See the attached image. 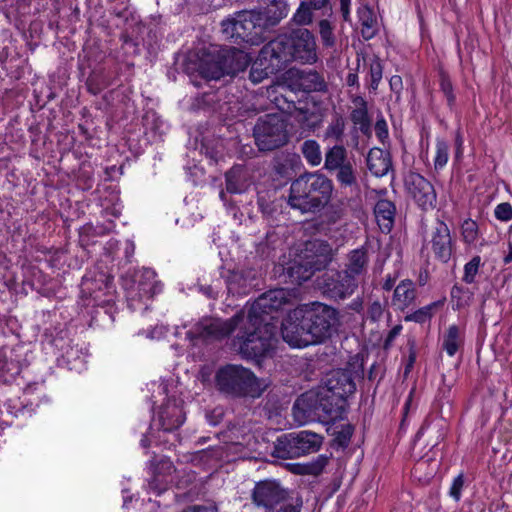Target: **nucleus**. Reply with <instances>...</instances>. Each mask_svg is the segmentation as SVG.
Returning a JSON list of instances; mask_svg holds the SVG:
<instances>
[{
    "label": "nucleus",
    "instance_id": "nucleus-1",
    "mask_svg": "<svg viewBox=\"0 0 512 512\" xmlns=\"http://www.w3.org/2000/svg\"><path fill=\"white\" fill-rule=\"evenodd\" d=\"M276 325L258 318L250 321V315L241 310L228 320L203 319L187 335L192 339L219 340L237 331L232 347L245 359L265 357L274 347Z\"/></svg>",
    "mask_w": 512,
    "mask_h": 512
},
{
    "label": "nucleus",
    "instance_id": "nucleus-2",
    "mask_svg": "<svg viewBox=\"0 0 512 512\" xmlns=\"http://www.w3.org/2000/svg\"><path fill=\"white\" fill-rule=\"evenodd\" d=\"M338 323V312L320 302L301 305L282 322L283 340L291 347L303 348L323 342Z\"/></svg>",
    "mask_w": 512,
    "mask_h": 512
},
{
    "label": "nucleus",
    "instance_id": "nucleus-3",
    "mask_svg": "<svg viewBox=\"0 0 512 512\" xmlns=\"http://www.w3.org/2000/svg\"><path fill=\"white\" fill-rule=\"evenodd\" d=\"M332 192L333 183L328 177L305 173L291 183L288 204L302 213H315L330 201Z\"/></svg>",
    "mask_w": 512,
    "mask_h": 512
},
{
    "label": "nucleus",
    "instance_id": "nucleus-4",
    "mask_svg": "<svg viewBox=\"0 0 512 512\" xmlns=\"http://www.w3.org/2000/svg\"><path fill=\"white\" fill-rule=\"evenodd\" d=\"M272 53L283 66L293 60L314 64L318 60L314 35L306 28L293 30L290 35H279L265 45L264 54Z\"/></svg>",
    "mask_w": 512,
    "mask_h": 512
},
{
    "label": "nucleus",
    "instance_id": "nucleus-5",
    "mask_svg": "<svg viewBox=\"0 0 512 512\" xmlns=\"http://www.w3.org/2000/svg\"><path fill=\"white\" fill-rule=\"evenodd\" d=\"M346 400L341 396L319 390L317 393L302 394L295 401L292 414L299 425L305 424L312 414L329 420L342 417L345 411Z\"/></svg>",
    "mask_w": 512,
    "mask_h": 512
},
{
    "label": "nucleus",
    "instance_id": "nucleus-6",
    "mask_svg": "<svg viewBox=\"0 0 512 512\" xmlns=\"http://www.w3.org/2000/svg\"><path fill=\"white\" fill-rule=\"evenodd\" d=\"M215 383L219 391L238 397H259L267 387L250 369L236 364L220 367L215 375Z\"/></svg>",
    "mask_w": 512,
    "mask_h": 512
},
{
    "label": "nucleus",
    "instance_id": "nucleus-7",
    "mask_svg": "<svg viewBox=\"0 0 512 512\" xmlns=\"http://www.w3.org/2000/svg\"><path fill=\"white\" fill-rule=\"evenodd\" d=\"M222 34L234 43L261 44L265 37V22L261 11H240L221 22Z\"/></svg>",
    "mask_w": 512,
    "mask_h": 512
},
{
    "label": "nucleus",
    "instance_id": "nucleus-8",
    "mask_svg": "<svg viewBox=\"0 0 512 512\" xmlns=\"http://www.w3.org/2000/svg\"><path fill=\"white\" fill-rule=\"evenodd\" d=\"M332 248L323 240L315 239L305 243L304 249L287 268L292 282L301 284L309 280L315 271L321 270L331 261Z\"/></svg>",
    "mask_w": 512,
    "mask_h": 512
},
{
    "label": "nucleus",
    "instance_id": "nucleus-9",
    "mask_svg": "<svg viewBox=\"0 0 512 512\" xmlns=\"http://www.w3.org/2000/svg\"><path fill=\"white\" fill-rule=\"evenodd\" d=\"M255 144L260 151H272L288 142L287 123L278 114L261 116L253 129Z\"/></svg>",
    "mask_w": 512,
    "mask_h": 512
},
{
    "label": "nucleus",
    "instance_id": "nucleus-10",
    "mask_svg": "<svg viewBox=\"0 0 512 512\" xmlns=\"http://www.w3.org/2000/svg\"><path fill=\"white\" fill-rule=\"evenodd\" d=\"M322 442V436L307 430L285 434L277 439L274 455L282 459L297 458L317 452Z\"/></svg>",
    "mask_w": 512,
    "mask_h": 512
},
{
    "label": "nucleus",
    "instance_id": "nucleus-11",
    "mask_svg": "<svg viewBox=\"0 0 512 512\" xmlns=\"http://www.w3.org/2000/svg\"><path fill=\"white\" fill-rule=\"evenodd\" d=\"M291 297L292 294L283 288L269 290L249 306L246 314L250 315V321L258 318L263 322H271L275 318L272 313L289 304Z\"/></svg>",
    "mask_w": 512,
    "mask_h": 512
},
{
    "label": "nucleus",
    "instance_id": "nucleus-12",
    "mask_svg": "<svg viewBox=\"0 0 512 512\" xmlns=\"http://www.w3.org/2000/svg\"><path fill=\"white\" fill-rule=\"evenodd\" d=\"M317 286L331 299H345L354 293L358 280L350 278L344 271L327 270L317 278Z\"/></svg>",
    "mask_w": 512,
    "mask_h": 512
},
{
    "label": "nucleus",
    "instance_id": "nucleus-13",
    "mask_svg": "<svg viewBox=\"0 0 512 512\" xmlns=\"http://www.w3.org/2000/svg\"><path fill=\"white\" fill-rule=\"evenodd\" d=\"M161 290L162 286L156 279V273L152 269L144 268L136 275L135 283L127 290V299L133 309L137 308L135 301L147 307V301Z\"/></svg>",
    "mask_w": 512,
    "mask_h": 512
},
{
    "label": "nucleus",
    "instance_id": "nucleus-14",
    "mask_svg": "<svg viewBox=\"0 0 512 512\" xmlns=\"http://www.w3.org/2000/svg\"><path fill=\"white\" fill-rule=\"evenodd\" d=\"M428 245L436 259L443 263H447L450 260L455 241L452 238L448 225L444 221L436 220L429 234Z\"/></svg>",
    "mask_w": 512,
    "mask_h": 512
},
{
    "label": "nucleus",
    "instance_id": "nucleus-15",
    "mask_svg": "<svg viewBox=\"0 0 512 512\" xmlns=\"http://www.w3.org/2000/svg\"><path fill=\"white\" fill-rule=\"evenodd\" d=\"M406 189L416 203L424 210L432 208L436 201L433 185L418 173H409L405 179Z\"/></svg>",
    "mask_w": 512,
    "mask_h": 512
},
{
    "label": "nucleus",
    "instance_id": "nucleus-16",
    "mask_svg": "<svg viewBox=\"0 0 512 512\" xmlns=\"http://www.w3.org/2000/svg\"><path fill=\"white\" fill-rule=\"evenodd\" d=\"M286 498V492L275 481L258 482L252 492L253 503L268 511L273 510Z\"/></svg>",
    "mask_w": 512,
    "mask_h": 512
},
{
    "label": "nucleus",
    "instance_id": "nucleus-17",
    "mask_svg": "<svg viewBox=\"0 0 512 512\" xmlns=\"http://www.w3.org/2000/svg\"><path fill=\"white\" fill-rule=\"evenodd\" d=\"M182 401L178 399H167L160 407L157 416L158 426L165 432L178 429L185 421ZM156 422V419L154 420Z\"/></svg>",
    "mask_w": 512,
    "mask_h": 512
},
{
    "label": "nucleus",
    "instance_id": "nucleus-18",
    "mask_svg": "<svg viewBox=\"0 0 512 512\" xmlns=\"http://www.w3.org/2000/svg\"><path fill=\"white\" fill-rule=\"evenodd\" d=\"M345 399L356 390V384L349 370H334L328 374L325 386L320 388Z\"/></svg>",
    "mask_w": 512,
    "mask_h": 512
},
{
    "label": "nucleus",
    "instance_id": "nucleus-19",
    "mask_svg": "<svg viewBox=\"0 0 512 512\" xmlns=\"http://www.w3.org/2000/svg\"><path fill=\"white\" fill-rule=\"evenodd\" d=\"M265 46L260 50L258 58L252 64L249 79L254 83H260L262 80L268 77L269 74H273L284 68L282 62L272 53L264 54Z\"/></svg>",
    "mask_w": 512,
    "mask_h": 512
},
{
    "label": "nucleus",
    "instance_id": "nucleus-20",
    "mask_svg": "<svg viewBox=\"0 0 512 512\" xmlns=\"http://www.w3.org/2000/svg\"><path fill=\"white\" fill-rule=\"evenodd\" d=\"M111 280L103 273L98 274L95 278L84 276L81 283V293L83 297L91 299L93 305H102L106 300L102 299L111 288Z\"/></svg>",
    "mask_w": 512,
    "mask_h": 512
},
{
    "label": "nucleus",
    "instance_id": "nucleus-21",
    "mask_svg": "<svg viewBox=\"0 0 512 512\" xmlns=\"http://www.w3.org/2000/svg\"><path fill=\"white\" fill-rule=\"evenodd\" d=\"M218 54L224 65L226 75H235L244 71L251 62L248 53L235 47L220 49Z\"/></svg>",
    "mask_w": 512,
    "mask_h": 512
},
{
    "label": "nucleus",
    "instance_id": "nucleus-22",
    "mask_svg": "<svg viewBox=\"0 0 512 512\" xmlns=\"http://www.w3.org/2000/svg\"><path fill=\"white\" fill-rule=\"evenodd\" d=\"M366 162L368 170L376 177L387 175L392 168L390 153L380 148L370 149Z\"/></svg>",
    "mask_w": 512,
    "mask_h": 512
},
{
    "label": "nucleus",
    "instance_id": "nucleus-23",
    "mask_svg": "<svg viewBox=\"0 0 512 512\" xmlns=\"http://www.w3.org/2000/svg\"><path fill=\"white\" fill-rule=\"evenodd\" d=\"M369 258L367 249L362 246L349 252L347 263L343 270L350 278L358 280V277L366 273Z\"/></svg>",
    "mask_w": 512,
    "mask_h": 512
},
{
    "label": "nucleus",
    "instance_id": "nucleus-24",
    "mask_svg": "<svg viewBox=\"0 0 512 512\" xmlns=\"http://www.w3.org/2000/svg\"><path fill=\"white\" fill-rule=\"evenodd\" d=\"M353 109L350 113V119L359 130L369 135L371 132V121L368 114L367 102L362 96L352 98Z\"/></svg>",
    "mask_w": 512,
    "mask_h": 512
},
{
    "label": "nucleus",
    "instance_id": "nucleus-25",
    "mask_svg": "<svg viewBox=\"0 0 512 512\" xmlns=\"http://www.w3.org/2000/svg\"><path fill=\"white\" fill-rule=\"evenodd\" d=\"M416 298L415 285L411 280L401 281L394 289L392 306L399 310L409 307Z\"/></svg>",
    "mask_w": 512,
    "mask_h": 512
},
{
    "label": "nucleus",
    "instance_id": "nucleus-26",
    "mask_svg": "<svg viewBox=\"0 0 512 512\" xmlns=\"http://www.w3.org/2000/svg\"><path fill=\"white\" fill-rule=\"evenodd\" d=\"M395 205L389 200H379L374 207L376 222L382 232H390L395 217Z\"/></svg>",
    "mask_w": 512,
    "mask_h": 512
},
{
    "label": "nucleus",
    "instance_id": "nucleus-27",
    "mask_svg": "<svg viewBox=\"0 0 512 512\" xmlns=\"http://www.w3.org/2000/svg\"><path fill=\"white\" fill-rule=\"evenodd\" d=\"M226 190L232 194L243 193L249 183L246 170L242 166H234L226 173Z\"/></svg>",
    "mask_w": 512,
    "mask_h": 512
},
{
    "label": "nucleus",
    "instance_id": "nucleus-28",
    "mask_svg": "<svg viewBox=\"0 0 512 512\" xmlns=\"http://www.w3.org/2000/svg\"><path fill=\"white\" fill-rule=\"evenodd\" d=\"M359 22L361 24V34L366 40L372 39L377 32V20L374 12L366 5H362L357 10Z\"/></svg>",
    "mask_w": 512,
    "mask_h": 512
},
{
    "label": "nucleus",
    "instance_id": "nucleus-29",
    "mask_svg": "<svg viewBox=\"0 0 512 512\" xmlns=\"http://www.w3.org/2000/svg\"><path fill=\"white\" fill-rule=\"evenodd\" d=\"M289 5L286 0H269V3L263 13L264 22L276 25L289 13Z\"/></svg>",
    "mask_w": 512,
    "mask_h": 512
},
{
    "label": "nucleus",
    "instance_id": "nucleus-30",
    "mask_svg": "<svg viewBox=\"0 0 512 512\" xmlns=\"http://www.w3.org/2000/svg\"><path fill=\"white\" fill-rule=\"evenodd\" d=\"M350 162L347 157V150L343 145H334L325 153L324 168L329 171H335L337 168Z\"/></svg>",
    "mask_w": 512,
    "mask_h": 512
},
{
    "label": "nucleus",
    "instance_id": "nucleus-31",
    "mask_svg": "<svg viewBox=\"0 0 512 512\" xmlns=\"http://www.w3.org/2000/svg\"><path fill=\"white\" fill-rule=\"evenodd\" d=\"M201 75L209 80H218L226 75L224 65L219 59V54L212 55L211 59L203 60L200 64Z\"/></svg>",
    "mask_w": 512,
    "mask_h": 512
},
{
    "label": "nucleus",
    "instance_id": "nucleus-32",
    "mask_svg": "<svg viewBox=\"0 0 512 512\" xmlns=\"http://www.w3.org/2000/svg\"><path fill=\"white\" fill-rule=\"evenodd\" d=\"M298 85L304 92L321 91L325 88V82L316 71L302 72L298 78Z\"/></svg>",
    "mask_w": 512,
    "mask_h": 512
},
{
    "label": "nucleus",
    "instance_id": "nucleus-33",
    "mask_svg": "<svg viewBox=\"0 0 512 512\" xmlns=\"http://www.w3.org/2000/svg\"><path fill=\"white\" fill-rule=\"evenodd\" d=\"M462 344L463 340L459 328L456 325L449 326L443 337V349L450 357H453Z\"/></svg>",
    "mask_w": 512,
    "mask_h": 512
},
{
    "label": "nucleus",
    "instance_id": "nucleus-34",
    "mask_svg": "<svg viewBox=\"0 0 512 512\" xmlns=\"http://www.w3.org/2000/svg\"><path fill=\"white\" fill-rule=\"evenodd\" d=\"M346 122L343 116L335 114L324 131V139L342 141Z\"/></svg>",
    "mask_w": 512,
    "mask_h": 512
},
{
    "label": "nucleus",
    "instance_id": "nucleus-35",
    "mask_svg": "<svg viewBox=\"0 0 512 512\" xmlns=\"http://www.w3.org/2000/svg\"><path fill=\"white\" fill-rule=\"evenodd\" d=\"M301 152L308 164L315 167L322 162V153L316 140H306L301 145Z\"/></svg>",
    "mask_w": 512,
    "mask_h": 512
},
{
    "label": "nucleus",
    "instance_id": "nucleus-36",
    "mask_svg": "<svg viewBox=\"0 0 512 512\" xmlns=\"http://www.w3.org/2000/svg\"><path fill=\"white\" fill-rule=\"evenodd\" d=\"M327 463L328 458L324 455H320L315 460L309 463L297 465L295 472L301 475L317 476L322 473Z\"/></svg>",
    "mask_w": 512,
    "mask_h": 512
},
{
    "label": "nucleus",
    "instance_id": "nucleus-37",
    "mask_svg": "<svg viewBox=\"0 0 512 512\" xmlns=\"http://www.w3.org/2000/svg\"><path fill=\"white\" fill-rule=\"evenodd\" d=\"M336 180L341 186L351 187L357 183L356 170L351 162L337 168Z\"/></svg>",
    "mask_w": 512,
    "mask_h": 512
},
{
    "label": "nucleus",
    "instance_id": "nucleus-38",
    "mask_svg": "<svg viewBox=\"0 0 512 512\" xmlns=\"http://www.w3.org/2000/svg\"><path fill=\"white\" fill-rule=\"evenodd\" d=\"M312 7L307 1H302L292 16L291 21L298 26H306L312 23Z\"/></svg>",
    "mask_w": 512,
    "mask_h": 512
},
{
    "label": "nucleus",
    "instance_id": "nucleus-39",
    "mask_svg": "<svg viewBox=\"0 0 512 512\" xmlns=\"http://www.w3.org/2000/svg\"><path fill=\"white\" fill-rule=\"evenodd\" d=\"M451 298L458 309L470 305L473 299V293L462 286L454 285L451 289Z\"/></svg>",
    "mask_w": 512,
    "mask_h": 512
},
{
    "label": "nucleus",
    "instance_id": "nucleus-40",
    "mask_svg": "<svg viewBox=\"0 0 512 512\" xmlns=\"http://www.w3.org/2000/svg\"><path fill=\"white\" fill-rule=\"evenodd\" d=\"M449 159V144L443 139L436 140V151L434 156L435 170H441L446 166Z\"/></svg>",
    "mask_w": 512,
    "mask_h": 512
},
{
    "label": "nucleus",
    "instance_id": "nucleus-41",
    "mask_svg": "<svg viewBox=\"0 0 512 512\" xmlns=\"http://www.w3.org/2000/svg\"><path fill=\"white\" fill-rule=\"evenodd\" d=\"M437 307V303H431L424 307L419 308L405 316L404 320L407 322H416V323H424L431 319L433 316V310Z\"/></svg>",
    "mask_w": 512,
    "mask_h": 512
},
{
    "label": "nucleus",
    "instance_id": "nucleus-42",
    "mask_svg": "<svg viewBox=\"0 0 512 512\" xmlns=\"http://www.w3.org/2000/svg\"><path fill=\"white\" fill-rule=\"evenodd\" d=\"M482 265V259L479 255L472 257V259L464 265L462 280L467 284L474 283L476 275Z\"/></svg>",
    "mask_w": 512,
    "mask_h": 512
},
{
    "label": "nucleus",
    "instance_id": "nucleus-43",
    "mask_svg": "<svg viewBox=\"0 0 512 512\" xmlns=\"http://www.w3.org/2000/svg\"><path fill=\"white\" fill-rule=\"evenodd\" d=\"M461 234L463 241L467 244H472L478 239V226L477 223L471 219H467L462 223Z\"/></svg>",
    "mask_w": 512,
    "mask_h": 512
},
{
    "label": "nucleus",
    "instance_id": "nucleus-44",
    "mask_svg": "<svg viewBox=\"0 0 512 512\" xmlns=\"http://www.w3.org/2000/svg\"><path fill=\"white\" fill-rule=\"evenodd\" d=\"M318 26L323 45L325 47H333L335 44V36L331 23L327 19H323L319 21Z\"/></svg>",
    "mask_w": 512,
    "mask_h": 512
},
{
    "label": "nucleus",
    "instance_id": "nucleus-45",
    "mask_svg": "<svg viewBox=\"0 0 512 512\" xmlns=\"http://www.w3.org/2000/svg\"><path fill=\"white\" fill-rule=\"evenodd\" d=\"M440 89L443 92L444 96L446 97L449 107H453L455 104L456 97L453 92L452 83L449 77L444 73L440 75Z\"/></svg>",
    "mask_w": 512,
    "mask_h": 512
},
{
    "label": "nucleus",
    "instance_id": "nucleus-46",
    "mask_svg": "<svg viewBox=\"0 0 512 512\" xmlns=\"http://www.w3.org/2000/svg\"><path fill=\"white\" fill-rule=\"evenodd\" d=\"M382 65L380 62L375 61L370 65V89L376 91L382 79Z\"/></svg>",
    "mask_w": 512,
    "mask_h": 512
},
{
    "label": "nucleus",
    "instance_id": "nucleus-47",
    "mask_svg": "<svg viewBox=\"0 0 512 512\" xmlns=\"http://www.w3.org/2000/svg\"><path fill=\"white\" fill-rule=\"evenodd\" d=\"M495 217L500 221H509L512 219V206L510 203L503 202L496 206L494 210Z\"/></svg>",
    "mask_w": 512,
    "mask_h": 512
},
{
    "label": "nucleus",
    "instance_id": "nucleus-48",
    "mask_svg": "<svg viewBox=\"0 0 512 512\" xmlns=\"http://www.w3.org/2000/svg\"><path fill=\"white\" fill-rule=\"evenodd\" d=\"M464 486V477L462 474H459L454 478L452 485L449 490V495L455 500L459 501L461 498V491Z\"/></svg>",
    "mask_w": 512,
    "mask_h": 512
},
{
    "label": "nucleus",
    "instance_id": "nucleus-49",
    "mask_svg": "<svg viewBox=\"0 0 512 512\" xmlns=\"http://www.w3.org/2000/svg\"><path fill=\"white\" fill-rule=\"evenodd\" d=\"M384 308L379 301L372 302L367 309V318L373 322L378 321L383 315Z\"/></svg>",
    "mask_w": 512,
    "mask_h": 512
},
{
    "label": "nucleus",
    "instance_id": "nucleus-50",
    "mask_svg": "<svg viewBox=\"0 0 512 512\" xmlns=\"http://www.w3.org/2000/svg\"><path fill=\"white\" fill-rule=\"evenodd\" d=\"M374 129L376 136L381 142L388 137V126L384 118L377 119Z\"/></svg>",
    "mask_w": 512,
    "mask_h": 512
},
{
    "label": "nucleus",
    "instance_id": "nucleus-51",
    "mask_svg": "<svg viewBox=\"0 0 512 512\" xmlns=\"http://www.w3.org/2000/svg\"><path fill=\"white\" fill-rule=\"evenodd\" d=\"M390 89L392 92H394L397 95V98H399L402 89H403V81L401 76L399 75H393L389 80Z\"/></svg>",
    "mask_w": 512,
    "mask_h": 512
},
{
    "label": "nucleus",
    "instance_id": "nucleus-52",
    "mask_svg": "<svg viewBox=\"0 0 512 512\" xmlns=\"http://www.w3.org/2000/svg\"><path fill=\"white\" fill-rule=\"evenodd\" d=\"M169 480L167 479H160L158 476H155L150 482H149V488L151 490L156 491L157 493H161L166 489V486L168 484Z\"/></svg>",
    "mask_w": 512,
    "mask_h": 512
},
{
    "label": "nucleus",
    "instance_id": "nucleus-53",
    "mask_svg": "<svg viewBox=\"0 0 512 512\" xmlns=\"http://www.w3.org/2000/svg\"><path fill=\"white\" fill-rule=\"evenodd\" d=\"M275 103L280 110L286 111H289L291 108L295 106L294 101L288 100L286 95L283 94H281L279 97H275Z\"/></svg>",
    "mask_w": 512,
    "mask_h": 512
},
{
    "label": "nucleus",
    "instance_id": "nucleus-54",
    "mask_svg": "<svg viewBox=\"0 0 512 512\" xmlns=\"http://www.w3.org/2000/svg\"><path fill=\"white\" fill-rule=\"evenodd\" d=\"M308 4L315 10L326 9L330 7V0H308Z\"/></svg>",
    "mask_w": 512,
    "mask_h": 512
},
{
    "label": "nucleus",
    "instance_id": "nucleus-55",
    "mask_svg": "<svg viewBox=\"0 0 512 512\" xmlns=\"http://www.w3.org/2000/svg\"><path fill=\"white\" fill-rule=\"evenodd\" d=\"M351 0H340V10L345 21L349 20Z\"/></svg>",
    "mask_w": 512,
    "mask_h": 512
},
{
    "label": "nucleus",
    "instance_id": "nucleus-56",
    "mask_svg": "<svg viewBox=\"0 0 512 512\" xmlns=\"http://www.w3.org/2000/svg\"><path fill=\"white\" fill-rule=\"evenodd\" d=\"M401 330H402L401 325L394 326L388 334L387 342L393 341L400 334Z\"/></svg>",
    "mask_w": 512,
    "mask_h": 512
},
{
    "label": "nucleus",
    "instance_id": "nucleus-57",
    "mask_svg": "<svg viewBox=\"0 0 512 512\" xmlns=\"http://www.w3.org/2000/svg\"><path fill=\"white\" fill-rule=\"evenodd\" d=\"M183 512H215V509L204 506H192Z\"/></svg>",
    "mask_w": 512,
    "mask_h": 512
},
{
    "label": "nucleus",
    "instance_id": "nucleus-58",
    "mask_svg": "<svg viewBox=\"0 0 512 512\" xmlns=\"http://www.w3.org/2000/svg\"><path fill=\"white\" fill-rule=\"evenodd\" d=\"M394 284H395V279L388 276L385 279V281L383 282L382 288L386 291H390L394 287Z\"/></svg>",
    "mask_w": 512,
    "mask_h": 512
},
{
    "label": "nucleus",
    "instance_id": "nucleus-59",
    "mask_svg": "<svg viewBox=\"0 0 512 512\" xmlns=\"http://www.w3.org/2000/svg\"><path fill=\"white\" fill-rule=\"evenodd\" d=\"M347 85L354 86L358 84V75L356 73H349L346 78Z\"/></svg>",
    "mask_w": 512,
    "mask_h": 512
},
{
    "label": "nucleus",
    "instance_id": "nucleus-60",
    "mask_svg": "<svg viewBox=\"0 0 512 512\" xmlns=\"http://www.w3.org/2000/svg\"><path fill=\"white\" fill-rule=\"evenodd\" d=\"M161 469H164L167 471L168 474L171 473V471L174 469L173 464L169 460H163L161 461Z\"/></svg>",
    "mask_w": 512,
    "mask_h": 512
},
{
    "label": "nucleus",
    "instance_id": "nucleus-61",
    "mask_svg": "<svg viewBox=\"0 0 512 512\" xmlns=\"http://www.w3.org/2000/svg\"><path fill=\"white\" fill-rule=\"evenodd\" d=\"M512 261V251H510V253L504 258V262L507 264V263H510Z\"/></svg>",
    "mask_w": 512,
    "mask_h": 512
},
{
    "label": "nucleus",
    "instance_id": "nucleus-62",
    "mask_svg": "<svg viewBox=\"0 0 512 512\" xmlns=\"http://www.w3.org/2000/svg\"><path fill=\"white\" fill-rule=\"evenodd\" d=\"M141 445L145 448L149 447V442H148V439L147 438H143L141 440Z\"/></svg>",
    "mask_w": 512,
    "mask_h": 512
},
{
    "label": "nucleus",
    "instance_id": "nucleus-63",
    "mask_svg": "<svg viewBox=\"0 0 512 512\" xmlns=\"http://www.w3.org/2000/svg\"><path fill=\"white\" fill-rule=\"evenodd\" d=\"M352 305H353V308H354V309H356V310H357V309H358V307L360 306V304H357V303H355V302H353V304H352Z\"/></svg>",
    "mask_w": 512,
    "mask_h": 512
},
{
    "label": "nucleus",
    "instance_id": "nucleus-64",
    "mask_svg": "<svg viewBox=\"0 0 512 512\" xmlns=\"http://www.w3.org/2000/svg\"><path fill=\"white\" fill-rule=\"evenodd\" d=\"M350 435H351V433H350V431H348L346 436L349 438Z\"/></svg>",
    "mask_w": 512,
    "mask_h": 512
}]
</instances>
